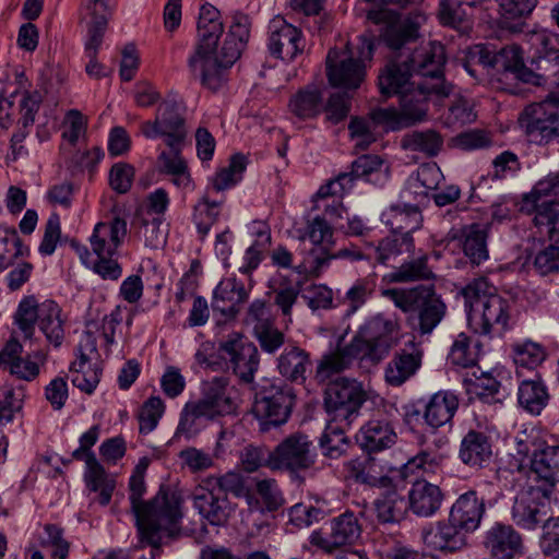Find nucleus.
<instances>
[{
	"label": "nucleus",
	"instance_id": "f257e3e1",
	"mask_svg": "<svg viewBox=\"0 0 559 559\" xmlns=\"http://www.w3.org/2000/svg\"><path fill=\"white\" fill-rule=\"evenodd\" d=\"M412 62L423 81L416 82L400 97L401 109L378 108L370 116L374 123L383 124L392 131L412 127L426 119L427 99L430 95L438 98L449 97L454 86L443 79L445 62L444 47L437 41H429L415 48Z\"/></svg>",
	"mask_w": 559,
	"mask_h": 559
},
{
	"label": "nucleus",
	"instance_id": "f03ea898",
	"mask_svg": "<svg viewBox=\"0 0 559 559\" xmlns=\"http://www.w3.org/2000/svg\"><path fill=\"white\" fill-rule=\"evenodd\" d=\"M199 45L189 59L192 71L200 67L201 82L211 91H217L225 81V72L240 57L250 35V20L243 13L233 15L231 25L219 50L217 41L223 34V23L198 26Z\"/></svg>",
	"mask_w": 559,
	"mask_h": 559
},
{
	"label": "nucleus",
	"instance_id": "7ed1b4c3",
	"mask_svg": "<svg viewBox=\"0 0 559 559\" xmlns=\"http://www.w3.org/2000/svg\"><path fill=\"white\" fill-rule=\"evenodd\" d=\"M146 492L144 477L131 475L129 479V501L135 524L142 539L158 548L162 534L176 535L182 518L181 499L168 488L160 487L151 500L144 501Z\"/></svg>",
	"mask_w": 559,
	"mask_h": 559
},
{
	"label": "nucleus",
	"instance_id": "20e7f679",
	"mask_svg": "<svg viewBox=\"0 0 559 559\" xmlns=\"http://www.w3.org/2000/svg\"><path fill=\"white\" fill-rule=\"evenodd\" d=\"M374 52V36L365 33L358 36L355 47L347 44L345 49L333 48L326 57V75L331 86L345 91L360 87L366 78V69Z\"/></svg>",
	"mask_w": 559,
	"mask_h": 559
},
{
	"label": "nucleus",
	"instance_id": "39448f33",
	"mask_svg": "<svg viewBox=\"0 0 559 559\" xmlns=\"http://www.w3.org/2000/svg\"><path fill=\"white\" fill-rule=\"evenodd\" d=\"M382 295L408 314V321L420 334H430L442 321L447 306L432 285L413 288H389Z\"/></svg>",
	"mask_w": 559,
	"mask_h": 559
},
{
	"label": "nucleus",
	"instance_id": "423d86ee",
	"mask_svg": "<svg viewBox=\"0 0 559 559\" xmlns=\"http://www.w3.org/2000/svg\"><path fill=\"white\" fill-rule=\"evenodd\" d=\"M368 19L382 25L381 40L391 50H401L419 38V28L426 22V15L420 11L411 12L404 19L395 11L382 7L368 12Z\"/></svg>",
	"mask_w": 559,
	"mask_h": 559
},
{
	"label": "nucleus",
	"instance_id": "0eeeda50",
	"mask_svg": "<svg viewBox=\"0 0 559 559\" xmlns=\"http://www.w3.org/2000/svg\"><path fill=\"white\" fill-rule=\"evenodd\" d=\"M534 55L530 59L526 83L559 87V37L543 31L533 36Z\"/></svg>",
	"mask_w": 559,
	"mask_h": 559
},
{
	"label": "nucleus",
	"instance_id": "6e6552de",
	"mask_svg": "<svg viewBox=\"0 0 559 559\" xmlns=\"http://www.w3.org/2000/svg\"><path fill=\"white\" fill-rule=\"evenodd\" d=\"M400 324L397 320L382 313L370 317L358 331L353 341H359V348L371 362L378 364L397 344Z\"/></svg>",
	"mask_w": 559,
	"mask_h": 559
},
{
	"label": "nucleus",
	"instance_id": "1a4fd4ad",
	"mask_svg": "<svg viewBox=\"0 0 559 559\" xmlns=\"http://www.w3.org/2000/svg\"><path fill=\"white\" fill-rule=\"evenodd\" d=\"M520 123L531 142L546 144L559 136V96L549 95L528 105L520 116Z\"/></svg>",
	"mask_w": 559,
	"mask_h": 559
},
{
	"label": "nucleus",
	"instance_id": "9d476101",
	"mask_svg": "<svg viewBox=\"0 0 559 559\" xmlns=\"http://www.w3.org/2000/svg\"><path fill=\"white\" fill-rule=\"evenodd\" d=\"M226 378L216 377L204 385L203 396L186 404L182 416L198 419L205 417L213 419L216 416L233 415L236 409L235 401L227 393Z\"/></svg>",
	"mask_w": 559,
	"mask_h": 559
},
{
	"label": "nucleus",
	"instance_id": "9b49d317",
	"mask_svg": "<svg viewBox=\"0 0 559 559\" xmlns=\"http://www.w3.org/2000/svg\"><path fill=\"white\" fill-rule=\"evenodd\" d=\"M306 235L311 240L312 247L298 265V272L319 276L332 261L330 248L333 245V230L331 224L325 218L316 216L308 223Z\"/></svg>",
	"mask_w": 559,
	"mask_h": 559
},
{
	"label": "nucleus",
	"instance_id": "f8f14e48",
	"mask_svg": "<svg viewBox=\"0 0 559 559\" xmlns=\"http://www.w3.org/2000/svg\"><path fill=\"white\" fill-rule=\"evenodd\" d=\"M361 525L357 515L346 510L340 515L332 518L329 522V533L314 531L309 542L318 549L332 554L337 549L354 545L361 536Z\"/></svg>",
	"mask_w": 559,
	"mask_h": 559
},
{
	"label": "nucleus",
	"instance_id": "ddd939ff",
	"mask_svg": "<svg viewBox=\"0 0 559 559\" xmlns=\"http://www.w3.org/2000/svg\"><path fill=\"white\" fill-rule=\"evenodd\" d=\"M218 354L241 382L253 381L259 367V352L253 343L238 333H233L219 343Z\"/></svg>",
	"mask_w": 559,
	"mask_h": 559
},
{
	"label": "nucleus",
	"instance_id": "4468645a",
	"mask_svg": "<svg viewBox=\"0 0 559 559\" xmlns=\"http://www.w3.org/2000/svg\"><path fill=\"white\" fill-rule=\"evenodd\" d=\"M550 495L547 488H537L533 484L523 488L512 507L513 522L523 530H536L548 515Z\"/></svg>",
	"mask_w": 559,
	"mask_h": 559
},
{
	"label": "nucleus",
	"instance_id": "2eb2a0df",
	"mask_svg": "<svg viewBox=\"0 0 559 559\" xmlns=\"http://www.w3.org/2000/svg\"><path fill=\"white\" fill-rule=\"evenodd\" d=\"M366 399L367 393L360 382L341 377L328 384L324 392V406L329 414L347 419L358 412Z\"/></svg>",
	"mask_w": 559,
	"mask_h": 559
},
{
	"label": "nucleus",
	"instance_id": "dca6fc26",
	"mask_svg": "<svg viewBox=\"0 0 559 559\" xmlns=\"http://www.w3.org/2000/svg\"><path fill=\"white\" fill-rule=\"evenodd\" d=\"M316 452L309 438L295 433L283 440L270 455L272 468L298 472L310 468L316 462Z\"/></svg>",
	"mask_w": 559,
	"mask_h": 559
},
{
	"label": "nucleus",
	"instance_id": "f3484780",
	"mask_svg": "<svg viewBox=\"0 0 559 559\" xmlns=\"http://www.w3.org/2000/svg\"><path fill=\"white\" fill-rule=\"evenodd\" d=\"M23 345L16 337H11L0 352V368L25 381H33L40 372V365L47 359L44 350H34L25 358L21 357Z\"/></svg>",
	"mask_w": 559,
	"mask_h": 559
},
{
	"label": "nucleus",
	"instance_id": "a211bd4d",
	"mask_svg": "<svg viewBox=\"0 0 559 559\" xmlns=\"http://www.w3.org/2000/svg\"><path fill=\"white\" fill-rule=\"evenodd\" d=\"M509 309L507 299L500 295L490 296L484 304L476 305L473 311H468V324L483 335L503 332L510 318Z\"/></svg>",
	"mask_w": 559,
	"mask_h": 559
},
{
	"label": "nucleus",
	"instance_id": "6ab92c4d",
	"mask_svg": "<svg viewBox=\"0 0 559 559\" xmlns=\"http://www.w3.org/2000/svg\"><path fill=\"white\" fill-rule=\"evenodd\" d=\"M267 47L273 57L289 61L304 51L305 41L300 29L276 16L269 25Z\"/></svg>",
	"mask_w": 559,
	"mask_h": 559
},
{
	"label": "nucleus",
	"instance_id": "aec40b11",
	"mask_svg": "<svg viewBox=\"0 0 559 559\" xmlns=\"http://www.w3.org/2000/svg\"><path fill=\"white\" fill-rule=\"evenodd\" d=\"M193 508L201 518L213 526H224L234 509L227 498L200 481L192 491Z\"/></svg>",
	"mask_w": 559,
	"mask_h": 559
},
{
	"label": "nucleus",
	"instance_id": "412c9836",
	"mask_svg": "<svg viewBox=\"0 0 559 559\" xmlns=\"http://www.w3.org/2000/svg\"><path fill=\"white\" fill-rule=\"evenodd\" d=\"M476 57L479 63L495 68L506 79L510 78L526 83L527 75L524 74L525 71H530V66L524 63L522 50L519 46H506L493 55L486 49L477 48L473 52V58Z\"/></svg>",
	"mask_w": 559,
	"mask_h": 559
},
{
	"label": "nucleus",
	"instance_id": "4be33fe9",
	"mask_svg": "<svg viewBox=\"0 0 559 559\" xmlns=\"http://www.w3.org/2000/svg\"><path fill=\"white\" fill-rule=\"evenodd\" d=\"M249 297L243 283L235 277L222 280L213 292L211 307L214 312H219L225 320H231L239 313L241 305Z\"/></svg>",
	"mask_w": 559,
	"mask_h": 559
},
{
	"label": "nucleus",
	"instance_id": "5701e85b",
	"mask_svg": "<svg viewBox=\"0 0 559 559\" xmlns=\"http://www.w3.org/2000/svg\"><path fill=\"white\" fill-rule=\"evenodd\" d=\"M484 546L496 559H512L522 552L523 544L511 525L497 522L486 532Z\"/></svg>",
	"mask_w": 559,
	"mask_h": 559
},
{
	"label": "nucleus",
	"instance_id": "b1692460",
	"mask_svg": "<svg viewBox=\"0 0 559 559\" xmlns=\"http://www.w3.org/2000/svg\"><path fill=\"white\" fill-rule=\"evenodd\" d=\"M362 346L359 341L352 340L349 344L324 354L318 362L316 379L325 382L334 374L350 368L356 359H367L359 349Z\"/></svg>",
	"mask_w": 559,
	"mask_h": 559
},
{
	"label": "nucleus",
	"instance_id": "393cba45",
	"mask_svg": "<svg viewBox=\"0 0 559 559\" xmlns=\"http://www.w3.org/2000/svg\"><path fill=\"white\" fill-rule=\"evenodd\" d=\"M485 513V503L479 499L475 490H468L452 504L449 521L460 531L471 533L479 527Z\"/></svg>",
	"mask_w": 559,
	"mask_h": 559
},
{
	"label": "nucleus",
	"instance_id": "a878e982",
	"mask_svg": "<svg viewBox=\"0 0 559 559\" xmlns=\"http://www.w3.org/2000/svg\"><path fill=\"white\" fill-rule=\"evenodd\" d=\"M414 68L412 55L403 62H389L378 75L381 95L389 97L396 94L401 97L406 90L415 86L416 82L411 81V78L413 74L418 75V72Z\"/></svg>",
	"mask_w": 559,
	"mask_h": 559
},
{
	"label": "nucleus",
	"instance_id": "bb28decb",
	"mask_svg": "<svg viewBox=\"0 0 559 559\" xmlns=\"http://www.w3.org/2000/svg\"><path fill=\"white\" fill-rule=\"evenodd\" d=\"M531 481H540L537 488H547L552 492V487L559 480V447H546L536 451L531 459L528 472Z\"/></svg>",
	"mask_w": 559,
	"mask_h": 559
},
{
	"label": "nucleus",
	"instance_id": "cd10ccee",
	"mask_svg": "<svg viewBox=\"0 0 559 559\" xmlns=\"http://www.w3.org/2000/svg\"><path fill=\"white\" fill-rule=\"evenodd\" d=\"M421 349L413 341L394 355L385 368V380L391 385H401L415 374L421 364Z\"/></svg>",
	"mask_w": 559,
	"mask_h": 559
},
{
	"label": "nucleus",
	"instance_id": "c85d7f7f",
	"mask_svg": "<svg viewBox=\"0 0 559 559\" xmlns=\"http://www.w3.org/2000/svg\"><path fill=\"white\" fill-rule=\"evenodd\" d=\"M443 501L439 486L427 479H417L408 491V509L417 516H432L438 512Z\"/></svg>",
	"mask_w": 559,
	"mask_h": 559
},
{
	"label": "nucleus",
	"instance_id": "c756f323",
	"mask_svg": "<svg viewBox=\"0 0 559 559\" xmlns=\"http://www.w3.org/2000/svg\"><path fill=\"white\" fill-rule=\"evenodd\" d=\"M127 235V222L115 217L109 223L96 224L90 238L93 252L97 257H112Z\"/></svg>",
	"mask_w": 559,
	"mask_h": 559
},
{
	"label": "nucleus",
	"instance_id": "7c9ffc66",
	"mask_svg": "<svg viewBox=\"0 0 559 559\" xmlns=\"http://www.w3.org/2000/svg\"><path fill=\"white\" fill-rule=\"evenodd\" d=\"M346 469L357 483L378 488L391 487L392 480L388 473L393 468L382 464L374 456H368L365 460H350L346 463Z\"/></svg>",
	"mask_w": 559,
	"mask_h": 559
},
{
	"label": "nucleus",
	"instance_id": "2f4dec72",
	"mask_svg": "<svg viewBox=\"0 0 559 559\" xmlns=\"http://www.w3.org/2000/svg\"><path fill=\"white\" fill-rule=\"evenodd\" d=\"M421 538L428 548L443 552H454L465 546L464 535L450 521L424 527Z\"/></svg>",
	"mask_w": 559,
	"mask_h": 559
},
{
	"label": "nucleus",
	"instance_id": "473e14b6",
	"mask_svg": "<svg viewBox=\"0 0 559 559\" xmlns=\"http://www.w3.org/2000/svg\"><path fill=\"white\" fill-rule=\"evenodd\" d=\"M294 404L295 395L292 393V390H280L272 395L257 397L252 412L257 419H267L271 417L287 419L290 416Z\"/></svg>",
	"mask_w": 559,
	"mask_h": 559
},
{
	"label": "nucleus",
	"instance_id": "72a5a7b5",
	"mask_svg": "<svg viewBox=\"0 0 559 559\" xmlns=\"http://www.w3.org/2000/svg\"><path fill=\"white\" fill-rule=\"evenodd\" d=\"M359 445L368 451H381L393 445L396 433L389 421H367L356 436Z\"/></svg>",
	"mask_w": 559,
	"mask_h": 559
},
{
	"label": "nucleus",
	"instance_id": "f704fd0d",
	"mask_svg": "<svg viewBox=\"0 0 559 559\" xmlns=\"http://www.w3.org/2000/svg\"><path fill=\"white\" fill-rule=\"evenodd\" d=\"M309 366V354L297 346L285 348L277 358V370L280 374L290 382L304 383Z\"/></svg>",
	"mask_w": 559,
	"mask_h": 559
},
{
	"label": "nucleus",
	"instance_id": "c9c22d12",
	"mask_svg": "<svg viewBox=\"0 0 559 559\" xmlns=\"http://www.w3.org/2000/svg\"><path fill=\"white\" fill-rule=\"evenodd\" d=\"M84 481L90 491L98 492L96 501L100 506H107L110 502L116 483L107 475L96 457H88L84 472Z\"/></svg>",
	"mask_w": 559,
	"mask_h": 559
},
{
	"label": "nucleus",
	"instance_id": "e433bc0d",
	"mask_svg": "<svg viewBox=\"0 0 559 559\" xmlns=\"http://www.w3.org/2000/svg\"><path fill=\"white\" fill-rule=\"evenodd\" d=\"M518 400L521 407L533 416L540 415L549 401V394L539 376L523 380L519 385Z\"/></svg>",
	"mask_w": 559,
	"mask_h": 559
},
{
	"label": "nucleus",
	"instance_id": "4c0bfd02",
	"mask_svg": "<svg viewBox=\"0 0 559 559\" xmlns=\"http://www.w3.org/2000/svg\"><path fill=\"white\" fill-rule=\"evenodd\" d=\"M64 319L62 318V310L52 300H46L40 304V314L38 326L44 333L48 343L55 347H59L64 338Z\"/></svg>",
	"mask_w": 559,
	"mask_h": 559
},
{
	"label": "nucleus",
	"instance_id": "58836bf2",
	"mask_svg": "<svg viewBox=\"0 0 559 559\" xmlns=\"http://www.w3.org/2000/svg\"><path fill=\"white\" fill-rule=\"evenodd\" d=\"M41 102L40 94L38 92H24L20 99V114L21 118L19 119V123L22 124V128L15 132L11 138V148L13 153V158L15 159L21 151L23 150V145L21 143L27 135L25 129L32 126L35 121V115L39 109V105Z\"/></svg>",
	"mask_w": 559,
	"mask_h": 559
},
{
	"label": "nucleus",
	"instance_id": "ea45409f",
	"mask_svg": "<svg viewBox=\"0 0 559 559\" xmlns=\"http://www.w3.org/2000/svg\"><path fill=\"white\" fill-rule=\"evenodd\" d=\"M442 457L426 451L419 452L417 455L407 460L399 468L400 477L404 480L415 478L426 479L441 472Z\"/></svg>",
	"mask_w": 559,
	"mask_h": 559
},
{
	"label": "nucleus",
	"instance_id": "a19ab883",
	"mask_svg": "<svg viewBox=\"0 0 559 559\" xmlns=\"http://www.w3.org/2000/svg\"><path fill=\"white\" fill-rule=\"evenodd\" d=\"M162 128L165 130L166 144L169 147H177L183 144L186 139L185 121L178 112L175 102H164L157 112Z\"/></svg>",
	"mask_w": 559,
	"mask_h": 559
},
{
	"label": "nucleus",
	"instance_id": "79ce46f5",
	"mask_svg": "<svg viewBox=\"0 0 559 559\" xmlns=\"http://www.w3.org/2000/svg\"><path fill=\"white\" fill-rule=\"evenodd\" d=\"M491 455V445L488 438L477 431H469L462 440L460 447L461 461L471 467H480Z\"/></svg>",
	"mask_w": 559,
	"mask_h": 559
},
{
	"label": "nucleus",
	"instance_id": "37998d69",
	"mask_svg": "<svg viewBox=\"0 0 559 559\" xmlns=\"http://www.w3.org/2000/svg\"><path fill=\"white\" fill-rule=\"evenodd\" d=\"M377 287L374 275L357 278L341 297V304L345 307V317L356 313L373 296Z\"/></svg>",
	"mask_w": 559,
	"mask_h": 559
},
{
	"label": "nucleus",
	"instance_id": "c03bdc74",
	"mask_svg": "<svg viewBox=\"0 0 559 559\" xmlns=\"http://www.w3.org/2000/svg\"><path fill=\"white\" fill-rule=\"evenodd\" d=\"M388 490L374 501L377 518L381 523H397L402 521L408 510L407 502L397 490Z\"/></svg>",
	"mask_w": 559,
	"mask_h": 559
},
{
	"label": "nucleus",
	"instance_id": "a18cd8bd",
	"mask_svg": "<svg viewBox=\"0 0 559 559\" xmlns=\"http://www.w3.org/2000/svg\"><path fill=\"white\" fill-rule=\"evenodd\" d=\"M443 140L432 130H415L405 133L401 139V147L406 151L420 152L428 157L436 156L441 150Z\"/></svg>",
	"mask_w": 559,
	"mask_h": 559
},
{
	"label": "nucleus",
	"instance_id": "49530a36",
	"mask_svg": "<svg viewBox=\"0 0 559 559\" xmlns=\"http://www.w3.org/2000/svg\"><path fill=\"white\" fill-rule=\"evenodd\" d=\"M290 111L300 119L318 116L323 109L322 93L316 86H307L289 100Z\"/></svg>",
	"mask_w": 559,
	"mask_h": 559
},
{
	"label": "nucleus",
	"instance_id": "de8ad7c7",
	"mask_svg": "<svg viewBox=\"0 0 559 559\" xmlns=\"http://www.w3.org/2000/svg\"><path fill=\"white\" fill-rule=\"evenodd\" d=\"M559 193V175L549 174L547 177L540 179L533 188V190L523 197L521 203V211L527 213L535 211L537 213L538 207L543 203H555L554 201H543V198L556 195Z\"/></svg>",
	"mask_w": 559,
	"mask_h": 559
},
{
	"label": "nucleus",
	"instance_id": "09e8293b",
	"mask_svg": "<svg viewBox=\"0 0 559 559\" xmlns=\"http://www.w3.org/2000/svg\"><path fill=\"white\" fill-rule=\"evenodd\" d=\"M464 254L474 265H479L489 257L487 249V233L479 225H471L464 230Z\"/></svg>",
	"mask_w": 559,
	"mask_h": 559
},
{
	"label": "nucleus",
	"instance_id": "8fccbe9b",
	"mask_svg": "<svg viewBox=\"0 0 559 559\" xmlns=\"http://www.w3.org/2000/svg\"><path fill=\"white\" fill-rule=\"evenodd\" d=\"M433 277L435 275L428 266V257L426 254L402 263L390 273V281L393 283L427 281Z\"/></svg>",
	"mask_w": 559,
	"mask_h": 559
},
{
	"label": "nucleus",
	"instance_id": "3c124183",
	"mask_svg": "<svg viewBox=\"0 0 559 559\" xmlns=\"http://www.w3.org/2000/svg\"><path fill=\"white\" fill-rule=\"evenodd\" d=\"M40 305L34 296L24 297L14 314V322L23 333L25 341L32 343L35 333V323L39 322Z\"/></svg>",
	"mask_w": 559,
	"mask_h": 559
},
{
	"label": "nucleus",
	"instance_id": "603ef678",
	"mask_svg": "<svg viewBox=\"0 0 559 559\" xmlns=\"http://www.w3.org/2000/svg\"><path fill=\"white\" fill-rule=\"evenodd\" d=\"M413 250V236L392 230V234L383 238L376 247L377 260L379 263L384 264L391 258L397 257L403 252H411Z\"/></svg>",
	"mask_w": 559,
	"mask_h": 559
},
{
	"label": "nucleus",
	"instance_id": "864d4df0",
	"mask_svg": "<svg viewBox=\"0 0 559 559\" xmlns=\"http://www.w3.org/2000/svg\"><path fill=\"white\" fill-rule=\"evenodd\" d=\"M38 545L50 551L52 559H67L70 543L64 538L63 530L56 524H46L37 537Z\"/></svg>",
	"mask_w": 559,
	"mask_h": 559
},
{
	"label": "nucleus",
	"instance_id": "5fc2aeb1",
	"mask_svg": "<svg viewBox=\"0 0 559 559\" xmlns=\"http://www.w3.org/2000/svg\"><path fill=\"white\" fill-rule=\"evenodd\" d=\"M348 443V438L337 421H328L320 438V447L323 454L331 459H337L345 453Z\"/></svg>",
	"mask_w": 559,
	"mask_h": 559
},
{
	"label": "nucleus",
	"instance_id": "6e6d98bb",
	"mask_svg": "<svg viewBox=\"0 0 559 559\" xmlns=\"http://www.w3.org/2000/svg\"><path fill=\"white\" fill-rule=\"evenodd\" d=\"M392 221L390 222L391 228L400 234H412L419 229L423 223V216L415 205L392 206L391 207Z\"/></svg>",
	"mask_w": 559,
	"mask_h": 559
},
{
	"label": "nucleus",
	"instance_id": "4d7b16f0",
	"mask_svg": "<svg viewBox=\"0 0 559 559\" xmlns=\"http://www.w3.org/2000/svg\"><path fill=\"white\" fill-rule=\"evenodd\" d=\"M479 347L477 341L474 342L471 337L461 333L451 347L449 359L456 366L472 367L478 360Z\"/></svg>",
	"mask_w": 559,
	"mask_h": 559
},
{
	"label": "nucleus",
	"instance_id": "13d9d810",
	"mask_svg": "<svg viewBox=\"0 0 559 559\" xmlns=\"http://www.w3.org/2000/svg\"><path fill=\"white\" fill-rule=\"evenodd\" d=\"M425 419H452L457 407V397L450 392H438L424 405Z\"/></svg>",
	"mask_w": 559,
	"mask_h": 559
},
{
	"label": "nucleus",
	"instance_id": "bf43d9fd",
	"mask_svg": "<svg viewBox=\"0 0 559 559\" xmlns=\"http://www.w3.org/2000/svg\"><path fill=\"white\" fill-rule=\"evenodd\" d=\"M545 357L544 348L532 341H525L513 346V359L518 367V373H520L521 368H536L543 362Z\"/></svg>",
	"mask_w": 559,
	"mask_h": 559
},
{
	"label": "nucleus",
	"instance_id": "052dcab7",
	"mask_svg": "<svg viewBox=\"0 0 559 559\" xmlns=\"http://www.w3.org/2000/svg\"><path fill=\"white\" fill-rule=\"evenodd\" d=\"M533 221L537 227L545 228L551 243L559 247V203H543Z\"/></svg>",
	"mask_w": 559,
	"mask_h": 559
},
{
	"label": "nucleus",
	"instance_id": "680f3d73",
	"mask_svg": "<svg viewBox=\"0 0 559 559\" xmlns=\"http://www.w3.org/2000/svg\"><path fill=\"white\" fill-rule=\"evenodd\" d=\"M388 170V165L380 156L362 155L353 162L352 171L347 175H350L352 180L354 178H365L366 180L371 181L373 175H382L383 177H386Z\"/></svg>",
	"mask_w": 559,
	"mask_h": 559
},
{
	"label": "nucleus",
	"instance_id": "e2e57ef3",
	"mask_svg": "<svg viewBox=\"0 0 559 559\" xmlns=\"http://www.w3.org/2000/svg\"><path fill=\"white\" fill-rule=\"evenodd\" d=\"M246 169V158L243 155L237 154L230 158L227 167L218 170L213 178V188L216 191H223L234 185L240 179L241 175Z\"/></svg>",
	"mask_w": 559,
	"mask_h": 559
},
{
	"label": "nucleus",
	"instance_id": "0e129e2a",
	"mask_svg": "<svg viewBox=\"0 0 559 559\" xmlns=\"http://www.w3.org/2000/svg\"><path fill=\"white\" fill-rule=\"evenodd\" d=\"M462 295L465 299V306L473 311L476 305L484 304L490 296H497L496 288L485 277L475 278L467 284Z\"/></svg>",
	"mask_w": 559,
	"mask_h": 559
},
{
	"label": "nucleus",
	"instance_id": "69168bd1",
	"mask_svg": "<svg viewBox=\"0 0 559 559\" xmlns=\"http://www.w3.org/2000/svg\"><path fill=\"white\" fill-rule=\"evenodd\" d=\"M201 481L222 496H227V493L230 492L239 497L243 493V479L239 473L228 472L219 477L207 476Z\"/></svg>",
	"mask_w": 559,
	"mask_h": 559
},
{
	"label": "nucleus",
	"instance_id": "338daca9",
	"mask_svg": "<svg viewBox=\"0 0 559 559\" xmlns=\"http://www.w3.org/2000/svg\"><path fill=\"white\" fill-rule=\"evenodd\" d=\"M139 236L144 245L151 249H159L166 243L167 230L162 228V218H143L139 230Z\"/></svg>",
	"mask_w": 559,
	"mask_h": 559
},
{
	"label": "nucleus",
	"instance_id": "774afa93",
	"mask_svg": "<svg viewBox=\"0 0 559 559\" xmlns=\"http://www.w3.org/2000/svg\"><path fill=\"white\" fill-rule=\"evenodd\" d=\"M539 546L544 555L559 558V516L545 520Z\"/></svg>",
	"mask_w": 559,
	"mask_h": 559
}]
</instances>
